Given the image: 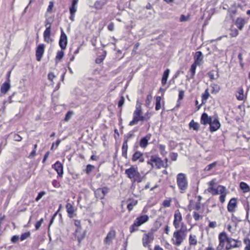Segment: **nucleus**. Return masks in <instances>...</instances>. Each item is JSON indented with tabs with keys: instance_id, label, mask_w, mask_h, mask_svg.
Instances as JSON below:
<instances>
[{
	"instance_id": "f257e3e1",
	"label": "nucleus",
	"mask_w": 250,
	"mask_h": 250,
	"mask_svg": "<svg viewBox=\"0 0 250 250\" xmlns=\"http://www.w3.org/2000/svg\"><path fill=\"white\" fill-rule=\"evenodd\" d=\"M187 234V228L186 225L182 223L180 229L175 231L171 239L172 244L177 247L180 246L186 239Z\"/></svg>"
},
{
	"instance_id": "f03ea898",
	"label": "nucleus",
	"mask_w": 250,
	"mask_h": 250,
	"mask_svg": "<svg viewBox=\"0 0 250 250\" xmlns=\"http://www.w3.org/2000/svg\"><path fill=\"white\" fill-rule=\"evenodd\" d=\"M125 174L133 183H141L144 178V176H141L139 172L138 167L134 166H131L130 168L125 169Z\"/></svg>"
},
{
	"instance_id": "7ed1b4c3",
	"label": "nucleus",
	"mask_w": 250,
	"mask_h": 250,
	"mask_svg": "<svg viewBox=\"0 0 250 250\" xmlns=\"http://www.w3.org/2000/svg\"><path fill=\"white\" fill-rule=\"evenodd\" d=\"M176 183L180 192L184 193L188 188V182L185 174L180 173L176 176Z\"/></svg>"
},
{
	"instance_id": "20e7f679",
	"label": "nucleus",
	"mask_w": 250,
	"mask_h": 250,
	"mask_svg": "<svg viewBox=\"0 0 250 250\" xmlns=\"http://www.w3.org/2000/svg\"><path fill=\"white\" fill-rule=\"evenodd\" d=\"M142 107L140 105H137L136 109L133 114V120L129 123V125L132 126L136 125L139 121H144L146 120L143 115Z\"/></svg>"
},
{
	"instance_id": "39448f33",
	"label": "nucleus",
	"mask_w": 250,
	"mask_h": 250,
	"mask_svg": "<svg viewBox=\"0 0 250 250\" xmlns=\"http://www.w3.org/2000/svg\"><path fill=\"white\" fill-rule=\"evenodd\" d=\"M147 164L150 165L152 168L156 167L160 169L161 167H166L164 165V162L157 155H152L147 161Z\"/></svg>"
},
{
	"instance_id": "423d86ee",
	"label": "nucleus",
	"mask_w": 250,
	"mask_h": 250,
	"mask_svg": "<svg viewBox=\"0 0 250 250\" xmlns=\"http://www.w3.org/2000/svg\"><path fill=\"white\" fill-rule=\"evenodd\" d=\"M149 217L147 215H143L137 217L133 224L130 227V231L132 233L137 230V227L141 226L148 220Z\"/></svg>"
},
{
	"instance_id": "0eeeda50",
	"label": "nucleus",
	"mask_w": 250,
	"mask_h": 250,
	"mask_svg": "<svg viewBox=\"0 0 250 250\" xmlns=\"http://www.w3.org/2000/svg\"><path fill=\"white\" fill-rule=\"evenodd\" d=\"M116 237V230L113 228H111L104 239V242L107 246L112 245L113 244V241L115 239Z\"/></svg>"
},
{
	"instance_id": "6e6552de",
	"label": "nucleus",
	"mask_w": 250,
	"mask_h": 250,
	"mask_svg": "<svg viewBox=\"0 0 250 250\" xmlns=\"http://www.w3.org/2000/svg\"><path fill=\"white\" fill-rule=\"evenodd\" d=\"M230 237H229L226 233L225 232H221L219 235V244L217 247V250H222L224 247L225 242H228V240Z\"/></svg>"
},
{
	"instance_id": "1a4fd4ad",
	"label": "nucleus",
	"mask_w": 250,
	"mask_h": 250,
	"mask_svg": "<svg viewBox=\"0 0 250 250\" xmlns=\"http://www.w3.org/2000/svg\"><path fill=\"white\" fill-rule=\"evenodd\" d=\"M154 240V236L152 233L144 234L142 238L143 246L145 247H149L150 244Z\"/></svg>"
},
{
	"instance_id": "9d476101",
	"label": "nucleus",
	"mask_w": 250,
	"mask_h": 250,
	"mask_svg": "<svg viewBox=\"0 0 250 250\" xmlns=\"http://www.w3.org/2000/svg\"><path fill=\"white\" fill-rule=\"evenodd\" d=\"M241 246V242L239 240H236L229 238L227 242V245L226 247V250H229L233 248H239Z\"/></svg>"
},
{
	"instance_id": "9b49d317",
	"label": "nucleus",
	"mask_w": 250,
	"mask_h": 250,
	"mask_svg": "<svg viewBox=\"0 0 250 250\" xmlns=\"http://www.w3.org/2000/svg\"><path fill=\"white\" fill-rule=\"evenodd\" d=\"M109 191V189L107 187L99 188L94 192L95 197L98 199H103Z\"/></svg>"
},
{
	"instance_id": "f8f14e48",
	"label": "nucleus",
	"mask_w": 250,
	"mask_h": 250,
	"mask_svg": "<svg viewBox=\"0 0 250 250\" xmlns=\"http://www.w3.org/2000/svg\"><path fill=\"white\" fill-rule=\"evenodd\" d=\"M173 225L177 229L180 227V224L183 223L182 222V216L179 210L177 209L175 211Z\"/></svg>"
},
{
	"instance_id": "ddd939ff",
	"label": "nucleus",
	"mask_w": 250,
	"mask_h": 250,
	"mask_svg": "<svg viewBox=\"0 0 250 250\" xmlns=\"http://www.w3.org/2000/svg\"><path fill=\"white\" fill-rule=\"evenodd\" d=\"M61 34L59 40V45L62 50H65L67 44V38L63 29L61 28Z\"/></svg>"
},
{
	"instance_id": "4468645a",
	"label": "nucleus",
	"mask_w": 250,
	"mask_h": 250,
	"mask_svg": "<svg viewBox=\"0 0 250 250\" xmlns=\"http://www.w3.org/2000/svg\"><path fill=\"white\" fill-rule=\"evenodd\" d=\"M207 190L208 192L214 195L224 193L226 188L225 187L219 185L217 188H215L213 187H209Z\"/></svg>"
},
{
	"instance_id": "2eb2a0df",
	"label": "nucleus",
	"mask_w": 250,
	"mask_h": 250,
	"mask_svg": "<svg viewBox=\"0 0 250 250\" xmlns=\"http://www.w3.org/2000/svg\"><path fill=\"white\" fill-rule=\"evenodd\" d=\"M44 52V45L40 44L36 50V57L38 61H40Z\"/></svg>"
},
{
	"instance_id": "dca6fc26",
	"label": "nucleus",
	"mask_w": 250,
	"mask_h": 250,
	"mask_svg": "<svg viewBox=\"0 0 250 250\" xmlns=\"http://www.w3.org/2000/svg\"><path fill=\"white\" fill-rule=\"evenodd\" d=\"M210 125V131L214 132L218 129L220 127V124L217 119V117H214V120L211 122Z\"/></svg>"
},
{
	"instance_id": "f3484780",
	"label": "nucleus",
	"mask_w": 250,
	"mask_h": 250,
	"mask_svg": "<svg viewBox=\"0 0 250 250\" xmlns=\"http://www.w3.org/2000/svg\"><path fill=\"white\" fill-rule=\"evenodd\" d=\"M52 167L56 171L58 175L62 177L63 171L62 165L59 161L56 162L55 164L52 166Z\"/></svg>"
},
{
	"instance_id": "a211bd4d",
	"label": "nucleus",
	"mask_w": 250,
	"mask_h": 250,
	"mask_svg": "<svg viewBox=\"0 0 250 250\" xmlns=\"http://www.w3.org/2000/svg\"><path fill=\"white\" fill-rule=\"evenodd\" d=\"M151 137L150 134H147L145 137L142 138L139 142V146L143 148H145L147 147L148 145V141L150 140Z\"/></svg>"
},
{
	"instance_id": "6ab92c4d",
	"label": "nucleus",
	"mask_w": 250,
	"mask_h": 250,
	"mask_svg": "<svg viewBox=\"0 0 250 250\" xmlns=\"http://www.w3.org/2000/svg\"><path fill=\"white\" fill-rule=\"evenodd\" d=\"M143 155V153L137 151L133 154L132 157V161L133 162H136L138 160L140 163H143L145 161Z\"/></svg>"
},
{
	"instance_id": "aec40b11",
	"label": "nucleus",
	"mask_w": 250,
	"mask_h": 250,
	"mask_svg": "<svg viewBox=\"0 0 250 250\" xmlns=\"http://www.w3.org/2000/svg\"><path fill=\"white\" fill-rule=\"evenodd\" d=\"M203 59V55L201 51H197L194 56V63L198 65H200Z\"/></svg>"
},
{
	"instance_id": "412c9836",
	"label": "nucleus",
	"mask_w": 250,
	"mask_h": 250,
	"mask_svg": "<svg viewBox=\"0 0 250 250\" xmlns=\"http://www.w3.org/2000/svg\"><path fill=\"white\" fill-rule=\"evenodd\" d=\"M212 120V118L208 116L206 113H203L201 116V123L203 125L210 124Z\"/></svg>"
},
{
	"instance_id": "4be33fe9",
	"label": "nucleus",
	"mask_w": 250,
	"mask_h": 250,
	"mask_svg": "<svg viewBox=\"0 0 250 250\" xmlns=\"http://www.w3.org/2000/svg\"><path fill=\"white\" fill-rule=\"evenodd\" d=\"M107 0H97L94 4V7L97 9H102L106 4Z\"/></svg>"
},
{
	"instance_id": "5701e85b",
	"label": "nucleus",
	"mask_w": 250,
	"mask_h": 250,
	"mask_svg": "<svg viewBox=\"0 0 250 250\" xmlns=\"http://www.w3.org/2000/svg\"><path fill=\"white\" fill-rule=\"evenodd\" d=\"M236 200L235 198H232L230 200L228 205V210L229 212H232L234 208L236 207Z\"/></svg>"
},
{
	"instance_id": "b1692460",
	"label": "nucleus",
	"mask_w": 250,
	"mask_h": 250,
	"mask_svg": "<svg viewBox=\"0 0 250 250\" xmlns=\"http://www.w3.org/2000/svg\"><path fill=\"white\" fill-rule=\"evenodd\" d=\"M66 211L68 213V216L70 218H72L73 217V214L75 212V209L71 204L70 203H67L66 205Z\"/></svg>"
},
{
	"instance_id": "393cba45",
	"label": "nucleus",
	"mask_w": 250,
	"mask_h": 250,
	"mask_svg": "<svg viewBox=\"0 0 250 250\" xmlns=\"http://www.w3.org/2000/svg\"><path fill=\"white\" fill-rule=\"evenodd\" d=\"M246 23V21L244 19L242 18H238L235 21V25L237 27V28L241 30H242L245 24Z\"/></svg>"
},
{
	"instance_id": "a878e982",
	"label": "nucleus",
	"mask_w": 250,
	"mask_h": 250,
	"mask_svg": "<svg viewBox=\"0 0 250 250\" xmlns=\"http://www.w3.org/2000/svg\"><path fill=\"white\" fill-rule=\"evenodd\" d=\"M10 87L11 85L10 83L5 82L1 85L0 87V92L2 94H5L10 89Z\"/></svg>"
},
{
	"instance_id": "bb28decb",
	"label": "nucleus",
	"mask_w": 250,
	"mask_h": 250,
	"mask_svg": "<svg viewBox=\"0 0 250 250\" xmlns=\"http://www.w3.org/2000/svg\"><path fill=\"white\" fill-rule=\"evenodd\" d=\"M197 65V64H195L194 63L191 65V68L189 70L190 76L189 77L187 76V79L189 81L190 79H192L194 78V76L195 74L196 68Z\"/></svg>"
},
{
	"instance_id": "cd10ccee",
	"label": "nucleus",
	"mask_w": 250,
	"mask_h": 250,
	"mask_svg": "<svg viewBox=\"0 0 250 250\" xmlns=\"http://www.w3.org/2000/svg\"><path fill=\"white\" fill-rule=\"evenodd\" d=\"M128 149V145H127V140H125L124 141L122 147V156L125 158H127V152Z\"/></svg>"
},
{
	"instance_id": "c85d7f7f",
	"label": "nucleus",
	"mask_w": 250,
	"mask_h": 250,
	"mask_svg": "<svg viewBox=\"0 0 250 250\" xmlns=\"http://www.w3.org/2000/svg\"><path fill=\"white\" fill-rule=\"evenodd\" d=\"M78 0H73L72 5L69 8L70 14H75L77 11V5L78 4Z\"/></svg>"
},
{
	"instance_id": "c756f323",
	"label": "nucleus",
	"mask_w": 250,
	"mask_h": 250,
	"mask_svg": "<svg viewBox=\"0 0 250 250\" xmlns=\"http://www.w3.org/2000/svg\"><path fill=\"white\" fill-rule=\"evenodd\" d=\"M170 70L168 69H167L164 72L162 79V84L165 85L167 82V80L169 74Z\"/></svg>"
},
{
	"instance_id": "7c9ffc66",
	"label": "nucleus",
	"mask_w": 250,
	"mask_h": 250,
	"mask_svg": "<svg viewBox=\"0 0 250 250\" xmlns=\"http://www.w3.org/2000/svg\"><path fill=\"white\" fill-rule=\"evenodd\" d=\"M237 99L239 101H242L244 99V90L242 87H239L236 94Z\"/></svg>"
},
{
	"instance_id": "2f4dec72",
	"label": "nucleus",
	"mask_w": 250,
	"mask_h": 250,
	"mask_svg": "<svg viewBox=\"0 0 250 250\" xmlns=\"http://www.w3.org/2000/svg\"><path fill=\"white\" fill-rule=\"evenodd\" d=\"M128 204L127 206V209L128 210H131L133 207L136 206L137 204V201L134 199H129L128 201Z\"/></svg>"
},
{
	"instance_id": "473e14b6",
	"label": "nucleus",
	"mask_w": 250,
	"mask_h": 250,
	"mask_svg": "<svg viewBox=\"0 0 250 250\" xmlns=\"http://www.w3.org/2000/svg\"><path fill=\"white\" fill-rule=\"evenodd\" d=\"M197 244L196 236L194 235L190 234L189 236V244L190 246H195Z\"/></svg>"
},
{
	"instance_id": "72a5a7b5",
	"label": "nucleus",
	"mask_w": 250,
	"mask_h": 250,
	"mask_svg": "<svg viewBox=\"0 0 250 250\" xmlns=\"http://www.w3.org/2000/svg\"><path fill=\"white\" fill-rule=\"evenodd\" d=\"M240 188L243 190L244 192L250 191V188L249 185L245 182H242L240 184Z\"/></svg>"
},
{
	"instance_id": "f704fd0d",
	"label": "nucleus",
	"mask_w": 250,
	"mask_h": 250,
	"mask_svg": "<svg viewBox=\"0 0 250 250\" xmlns=\"http://www.w3.org/2000/svg\"><path fill=\"white\" fill-rule=\"evenodd\" d=\"M209 96L208 89H206L205 92L202 95V104H204L206 103L207 99Z\"/></svg>"
},
{
	"instance_id": "c9c22d12",
	"label": "nucleus",
	"mask_w": 250,
	"mask_h": 250,
	"mask_svg": "<svg viewBox=\"0 0 250 250\" xmlns=\"http://www.w3.org/2000/svg\"><path fill=\"white\" fill-rule=\"evenodd\" d=\"M161 99H162L160 96H157L156 98V105H155L156 110H159L161 108Z\"/></svg>"
},
{
	"instance_id": "e433bc0d",
	"label": "nucleus",
	"mask_w": 250,
	"mask_h": 250,
	"mask_svg": "<svg viewBox=\"0 0 250 250\" xmlns=\"http://www.w3.org/2000/svg\"><path fill=\"white\" fill-rule=\"evenodd\" d=\"M106 53L105 51L103 52V53L102 55L99 56L96 59V62L97 63H101L104 60V59L105 56H106Z\"/></svg>"
},
{
	"instance_id": "4c0bfd02",
	"label": "nucleus",
	"mask_w": 250,
	"mask_h": 250,
	"mask_svg": "<svg viewBox=\"0 0 250 250\" xmlns=\"http://www.w3.org/2000/svg\"><path fill=\"white\" fill-rule=\"evenodd\" d=\"M189 126L190 128H192L195 130H197L199 129V125L198 123L195 122L193 120H192L189 124Z\"/></svg>"
},
{
	"instance_id": "58836bf2",
	"label": "nucleus",
	"mask_w": 250,
	"mask_h": 250,
	"mask_svg": "<svg viewBox=\"0 0 250 250\" xmlns=\"http://www.w3.org/2000/svg\"><path fill=\"white\" fill-rule=\"evenodd\" d=\"M30 233L29 232L23 233L21 235V236L20 237V240L21 241H23V240L26 239L27 238H29L30 237Z\"/></svg>"
},
{
	"instance_id": "ea45409f",
	"label": "nucleus",
	"mask_w": 250,
	"mask_h": 250,
	"mask_svg": "<svg viewBox=\"0 0 250 250\" xmlns=\"http://www.w3.org/2000/svg\"><path fill=\"white\" fill-rule=\"evenodd\" d=\"M63 50H62L61 51H59L57 52V56L56 57V59L57 60H61L64 56V52L62 51Z\"/></svg>"
},
{
	"instance_id": "a19ab883",
	"label": "nucleus",
	"mask_w": 250,
	"mask_h": 250,
	"mask_svg": "<svg viewBox=\"0 0 250 250\" xmlns=\"http://www.w3.org/2000/svg\"><path fill=\"white\" fill-rule=\"evenodd\" d=\"M216 164H217L216 162H214L212 164H209L205 168V170H206V171L210 170L213 168H214L216 167Z\"/></svg>"
},
{
	"instance_id": "79ce46f5",
	"label": "nucleus",
	"mask_w": 250,
	"mask_h": 250,
	"mask_svg": "<svg viewBox=\"0 0 250 250\" xmlns=\"http://www.w3.org/2000/svg\"><path fill=\"white\" fill-rule=\"evenodd\" d=\"M238 34L239 32L237 29H232L230 30V33L229 35L231 37H235L238 35Z\"/></svg>"
},
{
	"instance_id": "37998d69",
	"label": "nucleus",
	"mask_w": 250,
	"mask_h": 250,
	"mask_svg": "<svg viewBox=\"0 0 250 250\" xmlns=\"http://www.w3.org/2000/svg\"><path fill=\"white\" fill-rule=\"evenodd\" d=\"M244 242L246 245L245 250H249L250 249V240L248 238H246L244 239Z\"/></svg>"
},
{
	"instance_id": "c03bdc74",
	"label": "nucleus",
	"mask_w": 250,
	"mask_h": 250,
	"mask_svg": "<svg viewBox=\"0 0 250 250\" xmlns=\"http://www.w3.org/2000/svg\"><path fill=\"white\" fill-rule=\"evenodd\" d=\"M193 217L195 221H198V220L201 219L203 217V216L202 215H200L199 213H198L196 212H193Z\"/></svg>"
},
{
	"instance_id": "a18cd8bd",
	"label": "nucleus",
	"mask_w": 250,
	"mask_h": 250,
	"mask_svg": "<svg viewBox=\"0 0 250 250\" xmlns=\"http://www.w3.org/2000/svg\"><path fill=\"white\" fill-rule=\"evenodd\" d=\"M151 99H152V96L150 94L147 96L146 99V105L147 107L149 106V105L150 104V102H151Z\"/></svg>"
},
{
	"instance_id": "49530a36",
	"label": "nucleus",
	"mask_w": 250,
	"mask_h": 250,
	"mask_svg": "<svg viewBox=\"0 0 250 250\" xmlns=\"http://www.w3.org/2000/svg\"><path fill=\"white\" fill-rule=\"evenodd\" d=\"M171 200H165L163 202V206L165 207H169L170 206Z\"/></svg>"
},
{
	"instance_id": "de8ad7c7",
	"label": "nucleus",
	"mask_w": 250,
	"mask_h": 250,
	"mask_svg": "<svg viewBox=\"0 0 250 250\" xmlns=\"http://www.w3.org/2000/svg\"><path fill=\"white\" fill-rule=\"evenodd\" d=\"M211 87L213 89V92L215 91L216 92H218L220 90V87L217 84L215 83H213L211 84Z\"/></svg>"
},
{
	"instance_id": "09e8293b",
	"label": "nucleus",
	"mask_w": 250,
	"mask_h": 250,
	"mask_svg": "<svg viewBox=\"0 0 250 250\" xmlns=\"http://www.w3.org/2000/svg\"><path fill=\"white\" fill-rule=\"evenodd\" d=\"M165 146L163 145H159V148L161 151V153L162 155H165L166 154V152H165Z\"/></svg>"
},
{
	"instance_id": "8fccbe9b",
	"label": "nucleus",
	"mask_w": 250,
	"mask_h": 250,
	"mask_svg": "<svg viewBox=\"0 0 250 250\" xmlns=\"http://www.w3.org/2000/svg\"><path fill=\"white\" fill-rule=\"evenodd\" d=\"M73 113L72 111H68L67 113H66V115H65L64 120L65 121H68L70 119V118H71V116L72 115Z\"/></svg>"
},
{
	"instance_id": "3c124183",
	"label": "nucleus",
	"mask_w": 250,
	"mask_h": 250,
	"mask_svg": "<svg viewBox=\"0 0 250 250\" xmlns=\"http://www.w3.org/2000/svg\"><path fill=\"white\" fill-rule=\"evenodd\" d=\"M94 168V166L91 165H88L85 169V172L87 174H89Z\"/></svg>"
},
{
	"instance_id": "603ef678",
	"label": "nucleus",
	"mask_w": 250,
	"mask_h": 250,
	"mask_svg": "<svg viewBox=\"0 0 250 250\" xmlns=\"http://www.w3.org/2000/svg\"><path fill=\"white\" fill-rule=\"evenodd\" d=\"M226 192L225 191H224V193H221V195L219 197V200H220V201L222 203H223L225 201V197H226Z\"/></svg>"
},
{
	"instance_id": "864d4df0",
	"label": "nucleus",
	"mask_w": 250,
	"mask_h": 250,
	"mask_svg": "<svg viewBox=\"0 0 250 250\" xmlns=\"http://www.w3.org/2000/svg\"><path fill=\"white\" fill-rule=\"evenodd\" d=\"M45 194V193L44 191H42V192H40V193H39L37 197L35 199V201L37 202L39 201Z\"/></svg>"
},
{
	"instance_id": "5fc2aeb1",
	"label": "nucleus",
	"mask_w": 250,
	"mask_h": 250,
	"mask_svg": "<svg viewBox=\"0 0 250 250\" xmlns=\"http://www.w3.org/2000/svg\"><path fill=\"white\" fill-rule=\"evenodd\" d=\"M43 219H41L40 221H38L35 225V228L36 230H38L40 229L41 226L42 225L43 222Z\"/></svg>"
},
{
	"instance_id": "6e6d98bb",
	"label": "nucleus",
	"mask_w": 250,
	"mask_h": 250,
	"mask_svg": "<svg viewBox=\"0 0 250 250\" xmlns=\"http://www.w3.org/2000/svg\"><path fill=\"white\" fill-rule=\"evenodd\" d=\"M178 157V154L176 153H171L170 154V158L173 161H176Z\"/></svg>"
},
{
	"instance_id": "4d7b16f0",
	"label": "nucleus",
	"mask_w": 250,
	"mask_h": 250,
	"mask_svg": "<svg viewBox=\"0 0 250 250\" xmlns=\"http://www.w3.org/2000/svg\"><path fill=\"white\" fill-rule=\"evenodd\" d=\"M184 97V91L182 90H179V96H178V101L182 100Z\"/></svg>"
},
{
	"instance_id": "13d9d810",
	"label": "nucleus",
	"mask_w": 250,
	"mask_h": 250,
	"mask_svg": "<svg viewBox=\"0 0 250 250\" xmlns=\"http://www.w3.org/2000/svg\"><path fill=\"white\" fill-rule=\"evenodd\" d=\"M51 22L50 21L46 19L45 21V27L46 29H51Z\"/></svg>"
},
{
	"instance_id": "bf43d9fd",
	"label": "nucleus",
	"mask_w": 250,
	"mask_h": 250,
	"mask_svg": "<svg viewBox=\"0 0 250 250\" xmlns=\"http://www.w3.org/2000/svg\"><path fill=\"white\" fill-rule=\"evenodd\" d=\"M14 139L16 141L20 142L21 141L22 137L19 134H15L14 136Z\"/></svg>"
},
{
	"instance_id": "052dcab7",
	"label": "nucleus",
	"mask_w": 250,
	"mask_h": 250,
	"mask_svg": "<svg viewBox=\"0 0 250 250\" xmlns=\"http://www.w3.org/2000/svg\"><path fill=\"white\" fill-rule=\"evenodd\" d=\"M207 75L211 81L215 79L213 71H210V72H208L207 74Z\"/></svg>"
},
{
	"instance_id": "680f3d73",
	"label": "nucleus",
	"mask_w": 250,
	"mask_h": 250,
	"mask_svg": "<svg viewBox=\"0 0 250 250\" xmlns=\"http://www.w3.org/2000/svg\"><path fill=\"white\" fill-rule=\"evenodd\" d=\"M43 38L44 41L48 43L52 42L53 41V40L52 38H51L50 36H47L46 37L43 36Z\"/></svg>"
},
{
	"instance_id": "e2e57ef3",
	"label": "nucleus",
	"mask_w": 250,
	"mask_h": 250,
	"mask_svg": "<svg viewBox=\"0 0 250 250\" xmlns=\"http://www.w3.org/2000/svg\"><path fill=\"white\" fill-rule=\"evenodd\" d=\"M125 103V98L122 96L118 102V106L121 107Z\"/></svg>"
},
{
	"instance_id": "0e129e2a",
	"label": "nucleus",
	"mask_w": 250,
	"mask_h": 250,
	"mask_svg": "<svg viewBox=\"0 0 250 250\" xmlns=\"http://www.w3.org/2000/svg\"><path fill=\"white\" fill-rule=\"evenodd\" d=\"M51 29H45L43 33V36H50Z\"/></svg>"
},
{
	"instance_id": "69168bd1",
	"label": "nucleus",
	"mask_w": 250,
	"mask_h": 250,
	"mask_svg": "<svg viewBox=\"0 0 250 250\" xmlns=\"http://www.w3.org/2000/svg\"><path fill=\"white\" fill-rule=\"evenodd\" d=\"M52 185L56 188H58L60 186V183L55 180L52 181Z\"/></svg>"
},
{
	"instance_id": "338daca9",
	"label": "nucleus",
	"mask_w": 250,
	"mask_h": 250,
	"mask_svg": "<svg viewBox=\"0 0 250 250\" xmlns=\"http://www.w3.org/2000/svg\"><path fill=\"white\" fill-rule=\"evenodd\" d=\"M48 78L50 81L52 82L53 79L55 78V76L53 73L50 72L48 75Z\"/></svg>"
},
{
	"instance_id": "774afa93",
	"label": "nucleus",
	"mask_w": 250,
	"mask_h": 250,
	"mask_svg": "<svg viewBox=\"0 0 250 250\" xmlns=\"http://www.w3.org/2000/svg\"><path fill=\"white\" fill-rule=\"evenodd\" d=\"M19 239V237L17 235H14L11 238V242L12 243H16L18 239Z\"/></svg>"
}]
</instances>
